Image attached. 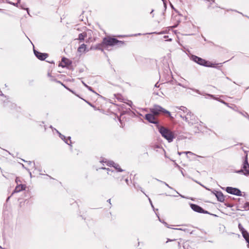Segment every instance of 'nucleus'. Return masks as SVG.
Masks as SVG:
<instances>
[{
	"label": "nucleus",
	"mask_w": 249,
	"mask_h": 249,
	"mask_svg": "<svg viewBox=\"0 0 249 249\" xmlns=\"http://www.w3.org/2000/svg\"><path fill=\"white\" fill-rule=\"evenodd\" d=\"M159 131L161 136L166 139L168 142H170L173 141L175 138V135L173 132L169 129L163 126H160L159 128Z\"/></svg>",
	"instance_id": "f257e3e1"
},
{
	"label": "nucleus",
	"mask_w": 249,
	"mask_h": 249,
	"mask_svg": "<svg viewBox=\"0 0 249 249\" xmlns=\"http://www.w3.org/2000/svg\"><path fill=\"white\" fill-rule=\"evenodd\" d=\"M150 112L154 114L155 115H158L160 114L161 113H163L164 114H166L168 115V116L173 118L171 116V113L169 111L162 108L161 106L155 105L153 107L150 108Z\"/></svg>",
	"instance_id": "f03ea898"
},
{
	"label": "nucleus",
	"mask_w": 249,
	"mask_h": 249,
	"mask_svg": "<svg viewBox=\"0 0 249 249\" xmlns=\"http://www.w3.org/2000/svg\"><path fill=\"white\" fill-rule=\"evenodd\" d=\"M103 42L107 46H112L116 45H118L121 46L124 44V42L123 41L118 40L115 38L111 37L104 38Z\"/></svg>",
	"instance_id": "7ed1b4c3"
},
{
	"label": "nucleus",
	"mask_w": 249,
	"mask_h": 249,
	"mask_svg": "<svg viewBox=\"0 0 249 249\" xmlns=\"http://www.w3.org/2000/svg\"><path fill=\"white\" fill-rule=\"evenodd\" d=\"M107 164H108L110 166V165L112 166L117 170V172H115V171H112V170H110L108 168H102L103 169H107V174L108 175H112L113 177L117 178V176H118V172H122V171H123V170H122L120 167V166H119V164L114 163L112 161H108L107 162Z\"/></svg>",
	"instance_id": "20e7f679"
},
{
	"label": "nucleus",
	"mask_w": 249,
	"mask_h": 249,
	"mask_svg": "<svg viewBox=\"0 0 249 249\" xmlns=\"http://www.w3.org/2000/svg\"><path fill=\"white\" fill-rule=\"evenodd\" d=\"M180 117L190 124H194L197 123V118L191 112H188L186 116H183L181 114Z\"/></svg>",
	"instance_id": "39448f33"
},
{
	"label": "nucleus",
	"mask_w": 249,
	"mask_h": 249,
	"mask_svg": "<svg viewBox=\"0 0 249 249\" xmlns=\"http://www.w3.org/2000/svg\"><path fill=\"white\" fill-rule=\"evenodd\" d=\"M191 59L192 60H193L194 61L200 65L206 67H211V65L208 64L209 63H210V62H208V61H206L204 59H203L202 58L199 57L197 56L192 55L191 57Z\"/></svg>",
	"instance_id": "423d86ee"
},
{
	"label": "nucleus",
	"mask_w": 249,
	"mask_h": 249,
	"mask_svg": "<svg viewBox=\"0 0 249 249\" xmlns=\"http://www.w3.org/2000/svg\"><path fill=\"white\" fill-rule=\"evenodd\" d=\"M238 173L244 172V174L247 175L249 174V164L248 161V155H246L245 161L243 164V169H241L237 172Z\"/></svg>",
	"instance_id": "0eeeda50"
},
{
	"label": "nucleus",
	"mask_w": 249,
	"mask_h": 249,
	"mask_svg": "<svg viewBox=\"0 0 249 249\" xmlns=\"http://www.w3.org/2000/svg\"><path fill=\"white\" fill-rule=\"evenodd\" d=\"M226 191L227 193L232 194V195H236L237 196H242L241 191L239 189L236 188H233L231 187H227L226 188Z\"/></svg>",
	"instance_id": "6e6552de"
},
{
	"label": "nucleus",
	"mask_w": 249,
	"mask_h": 249,
	"mask_svg": "<svg viewBox=\"0 0 249 249\" xmlns=\"http://www.w3.org/2000/svg\"><path fill=\"white\" fill-rule=\"evenodd\" d=\"M191 208L195 212L199 213H207L208 212L204 210L201 207L197 205L191 204Z\"/></svg>",
	"instance_id": "1a4fd4ad"
},
{
	"label": "nucleus",
	"mask_w": 249,
	"mask_h": 249,
	"mask_svg": "<svg viewBox=\"0 0 249 249\" xmlns=\"http://www.w3.org/2000/svg\"><path fill=\"white\" fill-rule=\"evenodd\" d=\"M145 119L149 122L153 124H157L158 122L156 120L155 115L153 113L147 114L145 115Z\"/></svg>",
	"instance_id": "9d476101"
},
{
	"label": "nucleus",
	"mask_w": 249,
	"mask_h": 249,
	"mask_svg": "<svg viewBox=\"0 0 249 249\" xmlns=\"http://www.w3.org/2000/svg\"><path fill=\"white\" fill-rule=\"evenodd\" d=\"M34 52L36 57L41 60H44L48 56L47 53H41L35 50H34Z\"/></svg>",
	"instance_id": "9b49d317"
},
{
	"label": "nucleus",
	"mask_w": 249,
	"mask_h": 249,
	"mask_svg": "<svg viewBox=\"0 0 249 249\" xmlns=\"http://www.w3.org/2000/svg\"><path fill=\"white\" fill-rule=\"evenodd\" d=\"M214 194L218 201L223 202L225 200L224 196L221 192L215 191Z\"/></svg>",
	"instance_id": "f8f14e48"
},
{
	"label": "nucleus",
	"mask_w": 249,
	"mask_h": 249,
	"mask_svg": "<svg viewBox=\"0 0 249 249\" xmlns=\"http://www.w3.org/2000/svg\"><path fill=\"white\" fill-rule=\"evenodd\" d=\"M55 130H56V132L59 134L60 138L62 140H63L68 144L71 145V144L68 142V141H70V143H71L70 137H68L67 138H66V137L64 135L61 134L58 130H57L56 129H55Z\"/></svg>",
	"instance_id": "ddd939ff"
},
{
	"label": "nucleus",
	"mask_w": 249,
	"mask_h": 249,
	"mask_svg": "<svg viewBox=\"0 0 249 249\" xmlns=\"http://www.w3.org/2000/svg\"><path fill=\"white\" fill-rule=\"evenodd\" d=\"M242 235L243 237L246 240V242L248 243L247 246L248 248H249V233L246 231H243L242 233Z\"/></svg>",
	"instance_id": "4468645a"
},
{
	"label": "nucleus",
	"mask_w": 249,
	"mask_h": 249,
	"mask_svg": "<svg viewBox=\"0 0 249 249\" xmlns=\"http://www.w3.org/2000/svg\"><path fill=\"white\" fill-rule=\"evenodd\" d=\"M87 49V45L85 44H82L80 45L77 50V51L80 53H84L86 52Z\"/></svg>",
	"instance_id": "2eb2a0df"
},
{
	"label": "nucleus",
	"mask_w": 249,
	"mask_h": 249,
	"mask_svg": "<svg viewBox=\"0 0 249 249\" xmlns=\"http://www.w3.org/2000/svg\"><path fill=\"white\" fill-rule=\"evenodd\" d=\"M25 186L23 185H19L16 186L13 193H18L25 189Z\"/></svg>",
	"instance_id": "dca6fc26"
},
{
	"label": "nucleus",
	"mask_w": 249,
	"mask_h": 249,
	"mask_svg": "<svg viewBox=\"0 0 249 249\" xmlns=\"http://www.w3.org/2000/svg\"><path fill=\"white\" fill-rule=\"evenodd\" d=\"M87 33L86 32H83L79 35L78 39H79L80 41H83L85 38L87 37Z\"/></svg>",
	"instance_id": "f3484780"
},
{
	"label": "nucleus",
	"mask_w": 249,
	"mask_h": 249,
	"mask_svg": "<svg viewBox=\"0 0 249 249\" xmlns=\"http://www.w3.org/2000/svg\"><path fill=\"white\" fill-rule=\"evenodd\" d=\"M68 61V59L63 57L62 58V62L59 64V66H61L63 67H64L66 65H67V62Z\"/></svg>",
	"instance_id": "a211bd4d"
},
{
	"label": "nucleus",
	"mask_w": 249,
	"mask_h": 249,
	"mask_svg": "<svg viewBox=\"0 0 249 249\" xmlns=\"http://www.w3.org/2000/svg\"><path fill=\"white\" fill-rule=\"evenodd\" d=\"M178 109L182 110L183 112H187V113L188 112H190V111H189L188 110V109L185 107H183V106H181L180 107H178Z\"/></svg>",
	"instance_id": "6ab92c4d"
},
{
	"label": "nucleus",
	"mask_w": 249,
	"mask_h": 249,
	"mask_svg": "<svg viewBox=\"0 0 249 249\" xmlns=\"http://www.w3.org/2000/svg\"><path fill=\"white\" fill-rule=\"evenodd\" d=\"M182 153H185L186 154H190V155H195L193 153H192V152H190V151H186V152H178V154L180 155Z\"/></svg>",
	"instance_id": "aec40b11"
},
{
	"label": "nucleus",
	"mask_w": 249,
	"mask_h": 249,
	"mask_svg": "<svg viewBox=\"0 0 249 249\" xmlns=\"http://www.w3.org/2000/svg\"><path fill=\"white\" fill-rule=\"evenodd\" d=\"M238 228H239L240 231H241L242 233L243 231H246V230L244 229V228L243 227V226H242V225L240 223H239L238 224Z\"/></svg>",
	"instance_id": "412c9836"
},
{
	"label": "nucleus",
	"mask_w": 249,
	"mask_h": 249,
	"mask_svg": "<svg viewBox=\"0 0 249 249\" xmlns=\"http://www.w3.org/2000/svg\"><path fill=\"white\" fill-rule=\"evenodd\" d=\"M244 208L245 210H249V202H247L244 204Z\"/></svg>",
	"instance_id": "4be33fe9"
},
{
	"label": "nucleus",
	"mask_w": 249,
	"mask_h": 249,
	"mask_svg": "<svg viewBox=\"0 0 249 249\" xmlns=\"http://www.w3.org/2000/svg\"><path fill=\"white\" fill-rule=\"evenodd\" d=\"M87 88L89 90H90V91H92V92H94V93H95L97 94V93H96V92H95V91L92 89V88H91V87H89V86H88V87H87Z\"/></svg>",
	"instance_id": "5701e85b"
},
{
	"label": "nucleus",
	"mask_w": 249,
	"mask_h": 249,
	"mask_svg": "<svg viewBox=\"0 0 249 249\" xmlns=\"http://www.w3.org/2000/svg\"><path fill=\"white\" fill-rule=\"evenodd\" d=\"M8 3L18 7V4L19 2L18 1V2L17 3H13V2H8Z\"/></svg>",
	"instance_id": "b1692460"
},
{
	"label": "nucleus",
	"mask_w": 249,
	"mask_h": 249,
	"mask_svg": "<svg viewBox=\"0 0 249 249\" xmlns=\"http://www.w3.org/2000/svg\"><path fill=\"white\" fill-rule=\"evenodd\" d=\"M166 186H167L168 188L171 189H173V188L172 187H171L168 184H167L166 182H162Z\"/></svg>",
	"instance_id": "393cba45"
},
{
	"label": "nucleus",
	"mask_w": 249,
	"mask_h": 249,
	"mask_svg": "<svg viewBox=\"0 0 249 249\" xmlns=\"http://www.w3.org/2000/svg\"><path fill=\"white\" fill-rule=\"evenodd\" d=\"M82 84L84 85V86L85 87H86V88H87V87H88V86L86 83H85L83 81H82Z\"/></svg>",
	"instance_id": "a878e982"
},
{
	"label": "nucleus",
	"mask_w": 249,
	"mask_h": 249,
	"mask_svg": "<svg viewBox=\"0 0 249 249\" xmlns=\"http://www.w3.org/2000/svg\"><path fill=\"white\" fill-rule=\"evenodd\" d=\"M86 102H87V103L89 105H90V106L93 107V106H92V104H91L90 103H89V102H87V101H86Z\"/></svg>",
	"instance_id": "bb28decb"
},
{
	"label": "nucleus",
	"mask_w": 249,
	"mask_h": 249,
	"mask_svg": "<svg viewBox=\"0 0 249 249\" xmlns=\"http://www.w3.org/2000/svg\"><path fill=\"white\" fill-rule=\"evenodd\" d=\"M149 201H150V203H151V205L152 207H153V204H152V202H151V200H150V198H149Z\"/></svg>",
	"instance_id": "cd10ccee"
},
{
	"label": "nucleus",
	"mask_w": 249,
	"mask_h": 249,
	"mask_svg": "<svg viewBox=\"0 0 249 249\" xmlns=\"http://www.w3.org/2000/svg\"><path fill=\"white\" fill-rule=\"evenodd\" d=\"M162 1H163L164 4V6H166V3H165V0H162Z\"/></svg>",
	"instance_id": "c85d7f7f"
},
{
	"label": "nucleus",
	"mask_w": 249,
	"mask_h": 249,
	"mask_svg": "<svg viewBox=\"0 0 249 249\" xmlns=\"http://www.w3.org/2000/svg\"><path fill=\"white\" fill-rule=\"evenodd\" d=\"M125 181L126 183L127 184H128V179L127 178H126V179H125Z\"/></svg>",
	"instance_id": "c756f323"
},
{
	"label": "nucleus",
	"mask_w": 249,
	"mask_h": 249,
	"mask_svg": "<svg viewBox=\"0 0 249 249\" xmlns=\"http://www.w3.org/2000/svg\"><path fill=\"white\" fill-rule=\"evenodd\" d=\"M243 115H244L245 116H246V115L249 116V115H248V113L247 112H245V114H243Z\"/></svg>",
	"instance_id": "7c9ffc66"
},
{
	"label": "nucleus",
	"mask_w": 249,
	"mask_h": 249,
	"mask_svg": "<svg viewBox=\"0 0 249 249\" xmlns=\"http://www.w3.org/2000/svg\"><path fill=\"white\" fill-rule=\"evenodd\" d=\"M175 240H170V239H168L167 241L166 242H168V241H174Z\"/></svg>",
	"instance_id": "2f4dec72"
},
{
	"label": "nucleus",
	"mask_w": 249,
	"mask_h": 249,
	"mask_svg": "<svg viewBox=\"0 0 249 249\" xmlns=\"http://www.w3.org/2000/svg\"><path fill=\"white\" fill-rule=\"evenodd\" d=\"M178 85H179V86H182V87H183V88H186V87H185V86H182V85H181L180 84H179Z\"/></svg>",
	"instance_id": "473e14b6"
},
{
	"label": "nucleus",
	"mask_w": 249,
	"mask_h": 249,
	"mask_svg": "<svg viewBox=\"0 0 249 249\" xmlns=\"http://www.w3.org/2000/svg\"><path fill=\"white\" fill-rule=\"evenodd\" d=\"M163 223L165 224V226H166L167 227H168L167 226V223H166V222H163Z\"/></svg>",
	"instance_id": "72a5a7b5"
},
{
	"label": "nucleus",
	"mask_w": 249,
	"mask_h": 249,
	"mask_svg": "<svg viewBox=\"0 0 249 249\" xmlns=\"http://www.w3.org/2000/svg\"><path fill=\"white\" fill-rule=\"evenodd\" d=\"M28 163H29V164H32V162H31V161H28Z\"/></svg>",
	"instance_id": "f704fd0d"
},
{
	"label": "nucleus",
	"mask_w": 249,
	"mask_h": 249,
	"mask_svg": "<svg viewBox=\"0 0 249 249\" xmlns=\"http://www.w3.org/2000/svg\"><path fill=\"white\" fill-rule=\"evenodd\" d=\"M179 196H180L181 197H183V198H184V197L183 196H182L181 195H180V194H179Z\"/></svg>",
	"instance_id": "c9c22d12"
},
{
	"label": "nucleus",
	"mask_w": 249,
	"mask_h": 249,
	"mask_svg": "<svg viewBox=\"0 0 249 249\" xmlns=\"http://www.w3.org/2000/svg\"><path fill=\"white\" fill-rule=\"evenodd\" d=\"M20 7L22 9H24V8H23V6H22V5H20Z\"/></svg>",
	"instance_id": "e433bc0d"
},
{
	"label": "nucleus",
	"mask_w": 249,
	"mask_h": 249,
	"mask_svg": "<svg viewBox=\"0 0 249 249\" xmlns=\"http://www.w3.org/2000/svg\"><path fill=\"white\" fill-rule=\"evenodd\" d=\"M167 37H168V36H164V37L165 38H166Z\"/></svg>",
	"instance_id": "4c0bfd02"
},
{
	"label": "nucleus",
	"mask_w": 249,
	"mask_h": 249,
	"mask_svg": "<svg viewBox=\"0 0 249 249\" xmlns=\"http://www.w3.org/2000/svg\"><path fill=\"white\" fill-rule=\"evenodd\" d=\"M26 10H27V13L29 14V11H28V10H29V9H28V8H26Z\"/></svg>",
	"instance_id": "58836bf2"
},
{
	"label": "nucleus",
	"mask_w": 249,
	"mask_h": 249,
	"mask_svg": "<svg viewBox=\"0 0 249 249\" xmlns=\"http://www.w3.org/2000/svg\"><path fill=\"white\" fill-rule=\"evenodd\" d=\"M107 201L110 203V199H108V200H107Z\"/></svg>",
	"instance_id": "ea45409f"
},
{
	"label": "nucleus",
	"mask_w": 249,
	"mask_h": 249,
	"mask_svg": "<svg viewBox=\"0 0 249 249\" xmlns=\"http://www.w3.org/2000/svg\"><path fill=\"white\" fill-rule=\"evenodd\" d=\"M1 93H2V91H0V95H2V94Z\"/></svg>",
	"instance_id": "a19ab883"
},
{
	"label": "nucleus",
	"mask_w": 249,
	"mask_h": 249,
	"mask_svg": "<svg viewBox=\"0 0 249 249\" xmlns=\"http://www.w3.org/2000/svg\"><path fill=\"white\" fill-rule=\"evenodd\" d=\"M1 93H2V91H0V95H2V94Z\"/></svg>",
	"instance_id": "79ce46f5"
},
{
	"label": "nucleus",
	"mask_w": 249,
	"mask_h": 249,
	"mask_svg": "<svg viewBox=\"0 0 249 249\" xmlns=\"http://www.w3.org/2000/svg\"><path fill=\"white\" fill-rule=\"evenodd\" d=\"M1 93H2V91H0V95H2V94Z\"/></svg>",
	"instance_id": "37998d69"
},
{
	"label": "nucleus",
	"mask_w": 249,
	"mask_h": 249,
	"mask_svg": "<svg viewBox=\"0 0 249 249\" xmlns=\"http://www.w3.org/2000/svg\"><path fill=\"white\" fill-rule=\"evenodd\" d=\"M153 11H154V10H152V11L151 12V14L153 13Z\"/></svg>",
	"instance_id": "c03bdc74"
},
{
	"label": "nucleus",
	"mask_w": 249,
	"mask_h": 249,
	"mask_svg": "<svg viewBox=\"0 0 249 249\" xmlns=\"http://www.w3.org/2000/svg\"><path fill=\"white\" fill-rule=\"evenodd\" d=\"M157 84H158V83L156 84V85H155L156 87H157Z\"/></svg>",
	"instance_id": "a18cd8bd"
},
{
	"label": "nucleus",
	"mask_w": 249,
	"mask_h": 249,
	"mask_svg": "<svg viewBox=\"0 0 249 249\" xmlns=\"http://www.w3.org/2000/svg\"><path fill=\"white\" fill-rule=\"evenodd\" d=\"M20 0H18V2H19Z\"/></svg>",
	"instance_id": "49530a36"
},
{
	"label": "nucleus",
	"mask_w": 249,
	"mask_h": 249,
	"mask_svg": "<svg viewBox=\"0 0 249 249\" xmlns=\"http://www.w3.org/2000/svg\"><path fill=\"white\" fill-rule=\"evenodd\" d=\"M176 193H177V194H179V193H178V192H177V191H176Z\"/></svg>",
	"instance_id": "de8ad7c7"
}]
</instances>
